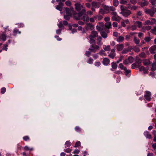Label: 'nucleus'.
Here are the masks:
<instances>
[{
	"label": "nucleus",
	"instance_id": "680f3d73",
	"mask_svg": "<svg viewBox=\"0 0 156 156\" xmlns=\"http://www.w3.org/2000/svg\"><path fill=\"white\" fill-rule=\"evenodd\" d=\"M8 46V45L7 44H5L4 45L3 47V50L7 51V49H8V48H7Z\"/></svg>",
	"mask_w": 156,
	"mask_h": 156
},
{
	"label": "nucleus",
	"instance_id": "79ce46f5",
	"mask_svg": "<svg viewBox=\"0 0 156 156\" xmlns=\"http://www.w3.org/2000/svg\"><path fill=\"white\" fill-rule=\"evenodd\" d=\"M75 130L78 132H80L81 131V129L78 126H76L75 128Z\"/></svg>",
	"mask_w": 156,
	"mask_h": 156
},
{
	"label": "nucleus",
	"instance_id": "4be33fe9",
	"mask_svg": "<svg viewBox=\"0 0 156 156\" xmlns=\"http://www.w3.org/2000/svg\"><path fill=\"white\" fill-rule=\"evenodd\" d=\"M21 33V31H20L19 30L17 29L16 28H15L13 30V35L14 36H16L17 33L20 34Z\"/></svg>",
	"mask_w": 156,
	"mask_h": 156
},
{
	"label": "nucleus",
	"instance_id": "ddd939ff",
	"mask_svg": "<svg viewBox=\"0 0 156 156\" xmlns=\"http://www.w3.org/2000/svg\"><path fill=\"white\" fill-rule=\"evenodd\" d=\"M109 63L110 60L108 58H103L102 63L104 65L107 66L109 64Z\"/></svg>",
	"mask_w": 156,
	"mask_h": 156
},
{
	"label": "nucleus",
	"instance_id": "c03bdc74",
	"mask_svg": "<svg viewBox=\"0 0 156 156\" xmlns=\"http://www.w3.org/2000/svg\"><path fill=\"white\" fill-rule=\"evenodd\" d=\"M113 35L115 37H118L120 35V34L117 32H114L113 33Z\"/></svg>",
	"mask_w": 156,
	"mask_h": 156
},
{
	"label": "nucleus",
	"instance_id": "20e7f679",
	"mask_svg": "<svg viewBox=\"0 0 156 156\" xmlns=\"http://www.w3.org/2000/svg\"><path fill=\"white\" fill-rule=\"evenodd\" d=\"M145 12L146 14H149L151 17H152L155 13L156 12V8L153 7L151 9H146L145 10Z\"/></svg>",
	"mask_w": 156,
	"mask_h": 156
},
{
	"label": "nucleus",
	"instance_id": "338daca9",
	"mask_svg": "<svg viewBox=\"0 0 156 156\" xmlns=\"http://www.w3.org/2000/svg\"><path fill=\"white\" fill-rule=\"evenodd\" d=\"M120 3L122 4H125L127 3V2L126 0H120Z\"/></svg>",
	"mask_w": 156,
	"mask_h": 156
},
{
	"label": "nucleus",
	"instance_id": "8fccbe9b",
	"mask_svg": "<svg viewBox=\"0 0 156 156\" xmlns=\"http://www.w3.org/2000/svg\"><path fill=\"white\" fill-rule=\"evenodd\" d=\"M91 51H87L85 53V55L88 57H89L91 54Z\"/></svg>",
	"mask_w": 156,
	"mask_h": 156
},
{
	"label": "nucleus",
	"instance_id": "7c9ffc66",
	"mask_svg": "<svg viewBox=\"0 0 156 156\" xmlns=\"http://www.w3.org/2000/svg\"><path fill=\"white\" fill-rule=\"evenodd\" d=\"M156 69V64L155 63H153L152 65V67L151 70L152 71H154Z\"/></svg>",
	"mask_w": 156,
	"mask_h": 156
},
{
	"label": "nucleus",
	"instance_id": "9d476101",
	"mask_svg": "<svg viewBox=\"0 0 156 156\" xmlns=\"http://www.w3.org/2000/svg\"><path fill=\"white\" fill-rule=\"evenodd\" d=\"M98 33L96 31H92L91 33L89 35V37L93 38L96 37L98 36Z\"/></svg>",
	"mask_w": 156,
	"mask_h": 156
},
{
	"label": "nucleus",
	"instance_id": "f3484780",
	"mask_svg": "<svg viewBox=\"0 0 156 156\" xmlns=\"http://www.w3.org/2000/svg\"><path fill=\"white\" fill-rule=\"evenodd\" d=\"M144 135L147 138L149 139L152 138L151 135L150 134L149 132L147 131H146L144 132Z\"/></svg>",
	"mask_w": 156,
	"mask_h": 156
},
{
	"label": "nucleus",
	"instance_id": "603ef678",
	"mask_svg": "<svg viewBox=\"0 0 156 156\" xmlns=\"http://www.w3.org/2000/svg\"><path fill=\"white\" fill-rule=\"evenodd\" d=\"M99 13L100 14L104 15L105 14V11L103 9H99Z\"/></svg>",
	"mask_w": 156,
	"mask_h": 156
},
{
	"label": "nucleus",
	"instance_id": "6e6d98bb",
	"mask_svg": "<svg viewBox=\"0 0 156 156\" xmlns=\"http://www.w3.org/2000/svg\"><path fill=\"white\" fill-rule=\"evenodd\" d=\"M136 63V64L137 67L139 68L140 67V66L141 65V61H137L136 62H135Z\"/></svg>",
	"mask_w": 156,
	"mask_h": 156
},
{
	"label": "nucleus",
	"instance_id": "a19ab883",
	"mask_svg": "<svg viewBox=\"0 0 156 156\" xmlns=\"http://www.w3.org/2000/svg\"><path fill=\"white\" fill-rule=\"evenodd\" d=\"M94 18L95 19H97L98 20H100L102 19L103 16L101 15H98L94 16Z\"/></svg>",
	"mask_w": 156,
	"mask_h": 156
},
{
	"label": "nucleus",
	"instance_id": "a211bd4d",
	"mask_svg": "<svg viewBox=\"0 0 156 156\" xmlns=\"http://www.w3.org/2000/svg\"><path fill=\"white\" fill-rule=\"evenodd\" d=\"M143 63L144 65L147 66L151 63V62L148 59H144L143 60Z\"/></svg>",
	"mask_w": 156,
	"mask_h": 156
},
{
	"label": "nucleus",
	"instance_id": "6e6552de",
	"mask_svg": "<svg viewBox=\"0 0 156 156\" xmlns=\"http://www.w3.org/2000/svg\"><path fill=\"white\" fill-rule=\"evenodd\" d=\"M94 28V25L90 23H87L85 26V29L88 31L90 30H92Z\"/></svg>",
	"mask_w": 156,
	"mask_h": 156
},
{
	"label": "nucleus",
	"instance_id": "052dcab7",
	"mask_svg": "<svg viewBox=\"0 0 156 156\" xmlns=\"http://www.w3.org/2000/svg\"><path fill=\"white\" fill-rule=\"evenodd\" d=\"M123 58V56H120V57H119V60H118L117 61V62H116V63H119L120 62H121V61H122V59Z\"/></svg>",
	"mask_w": 156,
	"mask_h": 156
},
{
	"label": "nucleus",
	"instance_id": "bb28decb",
	"mask_svg": "<svg viewBox=\"0 0 156 156\" xmlns=\"http://www.w3.org/2000/svg\"><path fill=\"white\" fill-rule=\"evenodd\" d=\"M149 2L147 1H144V2H141L140 5L142 7H143L147 5H148Z\"/></svg>",
	"mask_w": 156,
	"mask_h": 156
},
{
	"label": "nucleus",
	"instance_id": "9b49d317",
	"mask_svg": "<svg viewBox=\"0 0 156 156\" xmlns=\"http://www.w3.org/2000/svg\"><path fill=\"white\" fill-rule=\"evenodd\" d=\"M139 69L140 71H143L144 73H146L147 72L149 68L148 67L146 68L144 66H142L140 67Z\"/></svg>",
	"mask_w": 156,
	"mask_h": 156
},
{
	"label": "nucleus",
	"instance_id": "f03ea898",
	"mask_svg": "<svg viewBox=\"0 0 156 156\" xmlns=\"http://www.w3.org/2000/svg\"><path fill=\"white\" fill-rule=\"evenodd\" d=\"M120 9L121 12L120 13L122 14L124 17H127L131 13L130 10L125 8L122 5L120 6Z\"/></svg>",
	"mask_w": 156,
	"mask_h": 156
},
{
	"label": "nucleus",
	"instance_id": "4c0bfd02",
	"mask_svg": "<svg viewBox=\"0 0 156 156\" xmlns=\"http://www.w3.org/2000/svg\"><path fill=\"white\" fill-rule=\"evenodd\" d=\"M99 54L101 55L106 56V54L105 52V51L103 50H102L99 52Z\"/></svg>",
	"mask_w": 156,
	"mask_h": 156
},
{
	"label": "nucleus",
	"instance_id": "37998d69",
	"mask_svg": "<svg viewBox=\"0 0 156 156\" xmlns=\"http://www.w3.org/2000/svg\"><path fill=\"white\" fill-rule=\"evenodd\" d=\"M1 38L3 41H5L6 40V36L5 34H3L2 35Z\"/></svg>",
	"mask_w": 156,
	"mask_h": 156
},
{
	"label": "nucleus",
	"instance_id": "13d9d810",
	"mask_svg": "<svg viewBox=\"0 0 156 156\" xmlns=\"http://www.w3.org/2000/svg\"><path fill=\"white\" fill-rule=\"evenodd\" d=\"M149 2L153 5H154L156 2V0H149Z\"/></svg>",
	"mask_w": 156,
	"mask_h": 156
},
{
	"label": "nucleus",
	"instance_id": "72a5a7b5",
	"mask_svg": "<svg viewBox=\"0 0 156 156\" xmlns=\"http://www.w3.org/2000/svg\"><path fill=\"white\" fill-rule=\"evenodd\" d=\"M134 42L137 44H139L140 41L138 39H137L136 37H134Z\"/></svg>",
	"mask_w": 156,
	"mask_h": 156
},
{
	"label": "nucleus",
	"instance_id": "dca6fc26",
	"mask_svg": "<svg viewBox=\"0 0 156 156\" xmlns=\"http://www.w3.org/2000/svg\"><path fill=\"white\" fill-rule=\"evenodd\" d=\"M117 50L118 51H122L124 48V46L123 44H119L116 45Z\"/></svg>",
	"mask_w": 156,
	"mask_h": 156
},
{
	"label": "nucleus",
	"instance_id": "4d7b16f0",
	"mask_svg": "<svg viewBox=\"0 0 156 156\" xmlns=\"http://www.w3.org/2000/svg\"><path fill=\"white\" fill-rule=\"evenodd\" d=\"M134 51L136 52H139L140 51V50L139 48L134 47L133 48Z\"/></svg>",
	"mask_w": 156,
	"mask_h": 156
},
{
	"label": "nucleus",
	"instance_id": "6ab92c4d",
	"mask_svg": "<svg viewBox=\"0 0 156 156\" xmlns=\"http://www.w3.org/2000/svg\"><path fill=\"white\" fill-rule=\"evenodd\" d=\"M124 40V38L123 37L119 36L116 39V41L118 42H121Z\"/></svg>",
	"mask_w": 156,
	"mask_h": 156
},
{
	"label": "nucleus",
	"instance_id": "a18cd8bd",
	"mask_svg": "<svg viewBox=\"0 0 156 156\" xmlns=\"http://www.w3.org/2000/svg\"><path fill=\"white\" fill-rule=\"evenodd\" d=\"M131 9L133 10H136L138 8V7L135 5L132 6L131 7Z\"/></svg>",
	"mask_w": 156,
	"mask_h": 156
},
{
	"label": "nucleus",
	"instance_id": "b1692460",
	"mask_svg": "<svg viewBox=\"0 0 156 156\" xmlns=\"http://www.w3.org/2000/svg\"><path fill=\"white\" fill-rule=\"evenodd\" d=\"M105 27L107 29H109L111 27L112 24L110 22H107L105 24Z\"/></svg>",
	"mask_w": 156,
	"mask_h": 156
},
{
	"label": "nucleus",
	"instance_id": "5701e85b",
	"mask_svg": "<svg viewBox=\"0 0 156 156\" xmlns=\"http://www.w3.org/2000/svg\"><path fill=\"white\" fill-rule=\"evenodd\" d=\"M134 24L139 28L142 27V23L139 21H136L135 23Z\"/></svg>",
	"mask_w": 156,
	"mask_h": 156
},
{
	"label": "nucleus",
	"instance_id": "e2e57ef3",
	"mask_svg": "<svg viewBox=\"0 0 156 156\" xmlns=\"http://www.w3.org/2000/svg\"><path fill=\"white\" fill-rule=\"evenodd\" d=\"M144 40L146 42H149L151 40V38L150 37H146L144 38Z\"/></svg>",
	"mask_w": 156,
	"mask_h": 156
},
{
	"label": "nucleus",
	"instance_id": "09e8293b",
	"mask_svg": "<svg viewBox=\"0 0 156 156\" xmlns=\"http://www.w3.org/2000/svg\"><path fill=\"white\" fill-rule=\"evenodd\" d=\"M80 145V142L79 141H78L77 142H76L75 145L74 146V147H79Z\"/></svg>",
	"mask_w": 156,
	"mask_h": 156
},
{
	"label": "nucleus",
	"instance_id": "58836bf2",
	"mask_svg": "<svg viewBox=\"0 0 156 156\" xmlns=\"http://www.w3.org/2000/svg\"><path fill=\"white\" fill-rule=\"evenodd\" d=\"M142 14V12L141 11H139L137 12L136 15V18H138L140 16H141Z\"/></svg>",
	"mask_w": 156,
	"mask_h": 156
},
{
	"label": "nucleus",
	"instance_id": "4468645a",
	"mask_svg": "<svg viewBox=\"0 0 156 156\" xmlns=\"http://www.w3.org/2000/svg\"><path fill=\"white\" fill-rule=\"evenodd\" d=\"M149 50L151 53L155 54V51H156V45H154L152 46L149 48Z\"/></svg>",
	"mask_w": 156,
	"mask_h": 156
},
{
	"label": "nucleus",
	"instance_id": "1a4fd4ad",
	"mask_svg": "<svg viewBox=\"0 0 156 156\" xmlns=\"http://www.w3.org/2000/svg\"><path fill=\"white\" fill-rule=\"evenodd\" d=\"M151 92L147 91H146V94L144 95V97L147 100L150 101L151 99Z\"/></svg>",
	"mask_w": 156,
	"mask_h": 156
},
{
	"label": "nucleus",
	"instance_id": "473e14b6",
	"mask_svg": "<svg viewBox=\"0 0 156 156\" xmlns=\"http://www.w3.org/2000/svg\"><path fill=\"white\" fill-rule=\"evenodd\" d=\"M115 55H116L115 53H110L108 55V56L110 58H113L115 56Z\"/></svg>",
	"mask_w": 156,
	"mask_h": 156
},
{
	"label": "nucleus",
	"instance_id": "864d4df0",
	"mask_svg": "<svg viewBox=\"0 0 156 156\" xmlns=\"http://www.w3.org/2000/svg\"><path fill=\"white\" fill-rule=\"evenodd\" d=\"M65 145H66V147H69L70 146V142L69 141H66L65 143Z\"/></svg>",
	"mask_w": 156,
	"mask_h": 156
},
{
	"label": "nucleus",
	"instance_id": "a878e982",
	"mask_svg": "<svg viewBox=\"0 0 156 156\" xmlns=\"http://www.w3.org/2000/svg\"><path fill=\"white\" fill-rule=\"evenodd\" d=\"M101 34L102 37L104 38H107V34L105 31H103L101 32Z\"/></svg>",
	"mask_w": 156,
	"mask_h": 156
},
{
	"label": "nucleus",
	"instance_id": "7ed1b4c3",
	"mask_svg": "<svg viewBox=\"0 0 156 156\" xmlns=\"http://www.w3.org/2000/svg\"><path fill=\"white\" fill-rule=\"evenodd\" d=\"M111 14L113 15L112 17V21H115L117 22H119L121 19V18L117 15L116 12L115 11L114 12H112Z\"/></svg>",
	"mask_w": 156,
	"mask_h": 156
},
{
	"label": "nucleus",
	"instance_id": "49530a36",
	"mask_svg": "<svg viewBox=\"0 0 156 156\" xmlns=\"http://www.w3.org/2000/svg\"><path fill=\"white\" fill-rule=\"evenodd\" d=\"M65 4L67 6H70L72 5L71 2L69 0L65 2Z\"/></svg>",
	"mask_w": 156,
	"mask_h": 156
},
{
	"label": "nucleus",
	"instance_id": "c756f323",
	"mask_svg": "<svg viewBox=\"0 0 156 156\" xmlns=\"http://www.w3.org/2000/svg\"><path fill=\"white\" fill-rule=\"evenodd\" d=\"M119 2L118 0H113V4L115 6H117L119 5Z\"/></svg>",
	"mask_w": 156,
	"mask_h": 156
},
{
	"label": "nucleus",
	"instance_id": "2eb2a0df",
	"mask_svg": "<svg viewBox=\"0 0 156 156\" xmlns=\"http://www.w3.org/2000/svg\"><path fill=\"white\" fill-rule=\"evenodd\" d=\"M91 4L93 7L96 8H99L101 5V4L99 2H92Z\"/></svg>",
	"mask_w": 156,
	"mask_h": 156
},
{
	"label": "nucleus",
	"instance_id": "0e129e2a",
	"mask_svg": "<svg viewBox=\"0 0 156 156\" xmlns=\"http://www.w3.org/2000/svg\"><path fill=\"white\" fill-rule=\"evenodd\" d=\"M5 88L4 87L2 88L1 89V93L2 94H4L6 91Z\"/></svg>",
	"mask_w": 156,
	"mask_h": 156
},
{
	"label": "nucleus",
	"instance_id": "412c9836",
	"mask_svg": "<svg viewBox=\"0 0 156 156\" xmlns=\"http://www.w3.org/2000/svg\"><path fill=\"white\" fill-rule=\"evenodd\" d=\"M102 38L100 37H99L97 39V44L99 45H101L103 44L102 42L101 41Z\"/></svg>",
	"mask_w": 156,
	"mask_h": 156
},
{
	"label": "nucleus",
	"instance_id": "423d86ee",
	"mask_svg": "<svg viewBox=\"0 0 156 156\" xmlns=\"http://www.w3.org/2000/svg\"><path fill=\"white\" fill-rule=\"evenodd\" d=\"M99 47L96 44H92L89 48V50L92 52L95 53L99 49Z\"/></svg>",
	"mask_w": 156,
	"mask_h": 156
},
{
	"label": "nucleus",
	"instance_id": "2f4dec72",
	"mask_svg": "<svg viewBox=\"0 0 156 156\" xmlns=\"http://www.w3.org/2000/svg\"><path fill=\"white\" fill-rule=\"evenodd\" d=\"M130 51V50L128 48H126L124 49L122 51V53L123 54H126L128 52Z\"/></svg>",
	"mask_w": 156,
	"mask_h": 156
},
{
	"label": "nucleus",
	"instance_id": "c9c22d12",
	"mask_svg": "<svg viewBox=\"0 0 156 156\" xmlns=\"http://www.w3.org/2000/svg\"><path fill=\"white\" fill-rule=\"evenodd\" d=\"M71 15L66 14V15H64V18L67 20H69L70 17L71 16Z\"/></svg>",
	"mask_w": 156,
	"mask_h": 156
},
{
	"label": "nucleus",
	"instance_id": "de8ad7c7",
	"mask_svg": "<svg viewBox=\"0 0 156 156\" xmlns=\"http://www.w3.org/2000/svg\"><path fill=\"white\" fill-rule=\"evenodd\" d=\"M93 60L92 58H90L87 61V62L90 64H92L93 62Z\"/></svg>",
	"mask_w": 156,
	"mask_h": 156
},
{
	"label": "nucleus",
	"instance_id": "c85d7f7f",
	"mask_svg": "<svg viewBox=\"0 0 156 156\" xmlns=\"http://www.w3.org/2000/svg\"><path fill=\"white\" fill-rule=\"evenodd\" d=\"M90 39L89 43L90 44H94L95 43V41L93 39V38L91 37H89Z\"/></svg>",
	"mask_w": 156,
	"mask_h": 156
},
{
	"label": "nucleus",
	"instance_id": "5fc2aeb1",
	"mask_svg": "<svg viewBox=\"0 0 156 156\" xmlns=\"http://www.w3.org/2000/svg\"><path fill=\"white\" fill-rule=\"evenodd\" d=\"M119 67L121 69H124V68L125 67H124V66L121 63H120L119 65Z\"/></svg>",
	"mask_w": 156,
	"mask_h": 156
},
{
	"label": "nucleus",
	"instance_id": "f704fd0d",
	"mask_svg": "<svg viewBox=\"0 0 156 156\" xmlns=\"http://www.w3.org/2000/svg\"><path fill=\"white\" fill-rule=\"evenodd\" d=\"M124 70L125 71V75L127 76L129 73H130L131 70L129 69H127L126 68H124Z\"/></svg>",
	"mask_w": 156,
	"mask_h": 156
},
{
	"label": "nucleus",
	"instance_id": "39448f33",
	"mask_svg": "<svg viewBox=\"0 0 156 156\" xmlns=\"http://www.w3.org/2000/svg\"><path fill=\"white\" fill-rule=\"evenodd\" d=\"M104 10L107 13H109L110 12H114L115 10V9L113 6H108L105 5L104 7Z\"/></svg>",
	"mask_w": 156,
	"mask_h": 156
},
{
	"label": "nucleus",
	"instance_id": "cd10ccee",
	"mask_svg": "<svg viewBox=\"0 0 156 156\" xmlns=\"http://www.w3.org/2000/svg\"><path fill=\"white\" fill-rule=\"evenodd\" d=\"M153 24V22H152L151 20H147L145 22V25H152Z\"/></svg>",
	"mask_w": 156,
	"mask_h": 156
},
{
	"label": "nucleus",
	"instance_id": "aec40b11",
	"mask_svg": "<svg viewBox=\"0 0 156 156\" xmlns=\"http://www.w3.org/2000/svg\"><path fill=\"white\" fill-rule=\"evenodd\" d=\"M111 65L112 68L111 69V70L112 71H114L113 69H116L117 68L118 66L117 64L114 62H113L111 63Z\"/></svg>",
	"mask_w": 156,
	"mask_h": 156
},
{
	"label": "nucleus",
	"instance_id": "3c124183",
	"mask_svg": "<svg viewBox=\"0 0 156 156\" xmlns=\"http://www.w3.org/2000/svg\"><path fill=\"white\" fill-rule=\"evenodd\" d=\"M131 27L132 31L136 30L137 28L135 24L134 25H133L131 26Z\"/></svg>",
	"mask_w": 156,
	"mask_h": 156
},
{
	"label": "nucleus",
	"instance_id": "774afa93",
	"mask_svg": "<svg viewBox=\"0 0 156 156\" xmlns=\"http://www.w3.org/2000/svg\"><path fill=\"white\" fill-rule=\"evenodd\" d=\"M23 140L25 141H27L29 139V137L28 136H25L23 138Z\"/></svg>",
	"mask_w": 156,
	"mask_h": 156
},
{
	"label": "nucleus",
	"instance_id": "0eeeda50",
	"mask_svg": "<svg viewBox=\"0 0 156 156\" xmlns=\"http://www.w3.org/2000/svg\"><path fill=\"white\" fill-rule=\"evenodd\" d=\"M65 11L66 14L71 15L72 12H75L76 13V12L74 11V9L73 7H71L70 9L68 8H65Z\"/></svg>",
	"mask_w": 156,
	"mask_h": 156
},
{
	"label": "nucleus",
	"instance_id": "f257e3e1",
	"mask_svg": "<svg viewBox=\"0 0 156 156\" xmlns=\"http://www.w3.org/2000/svg\"><path fill=\"white\" fill-rule=\"evenodd\" d=\"M76 10L79 12L78 13V16H74L73 18L76 20H82L83 21L88 22L89 20L88 16L86 17V11L85 8L79 2H77L75 4Z\"/></svg>",
	"mask_w": 156,
	"mask_h": 156
},
{
	"label": "nucleus",
	"instance_id": "393cba45",
	"mask_svg": "<svg viewBox=\"0 0 156 156\" xmlns=\"http://www.w3.org/2000/svg\"><path fill=\"white\" fill-rule=\"evenodd\" d=\"M103 49L107 51H109L111 50L110 47L109 45H108L107 46L105 45H104L103 46Z\"/></svg>",
	"mask_w": 156,
	"mask_h": 156
},
{
	"label": "nucleus",
	"instance_id": "e433bc0d",
	"mask_svg": "<svg viewBox=\"0 0 156 156\" xmlns=\"http://www.w3.org/2000/svg\"><path fill=\"white\" fill-rule=\"evenodd\" d=\"M139 56L141 58H145L146 57V55L144 52H141L139 55Z\"/></svg>",
	"mask_w": 156,
	"mask_h": 156
},
{
	"label": "nucleus",
	"instance_id": "f8f14e48",
	"mask_svg": "<svg viewBox=\"0 0 156 156\" xmlns=\"http://www.w3.org/2000/svg\"><path fill=\"white\" fill-rule=\"evenodd\" d=\"M63 6V3L62 2H59L56 7V9L60 11H62V7Z\"/></svg>",
	"mask_w": 156,
	"mask_h": 156
},
{
	"label": "nucleus",
	"instance_id": "ea45409f",
	"mask_svg": "<svg viewBox=\"0 0 156 156\" xmlns=\"http://www.w3.org/2000/svg\"><path fill=\"white\" fill-rule=\"evenodd\" d=\"M128 60L129 62H130V63H131L132 62H133V61L134 59H133V57H132L131 56H129L128 58Z\"/></svg>",
	"mask_w": 156,
	"mask_h": 156
},
{
	"label": "nucleus",
	"instance_id": "bf43d9fd",
	"mask_svg": "<svg viewBox=\"0 0 156 156\" xmlns=\"http://www.w3.org/2000/svg\"><path fill=\"white\" fill-rule=\"evenodd\" d=\"M130 2L133 5L136 4L137 2V0H130Z\"/></svg>",
	"mask_w": 156,
	"mask_h": 156
},
{
	"label": "nucleus",
	"instance_id": "69168bd1",
	"mask_svg": "<svg viewBox=\"0 0 156 156\" xmlns=\"http://www.w3.org/2000/svg\"><path fill=\"white\" fill-rule=\"evenodd\" d=\"M64 151L66 153H69L71 151V150L69 148H68L64 149Z\"/></svg>",
	"mask_w": 156,
	"mask_h": 156
}]
</instances>
